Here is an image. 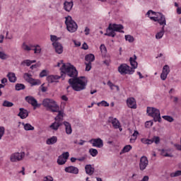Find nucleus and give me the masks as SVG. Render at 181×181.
Wrapping results in <instances>:
<instances>
[{"mask_svg": "<svg viewBox=\"0 0 181 181\" xmlns=\"http://www.w3.org/2000/svg\"><path fill=\"white\" fill-rule=\"evenodd\" d=\"M19 111L20 112L18 114V117H20L21 119H25V118L29 117V112L26 109L21 107Z\"/></svg>", "mask_w": 181, "mask_h": 181, "instance_id": "obj_13", "label": "nucleus"}, {"mask_svg": "<svg viewBox=\"0 0 181 181\" xmlns=\"http://www.w3.org/2000/svg\"><path fill=\"white\" fill-rule=\"evenodd\" d=\"M82 49H83V50H87L88 49V45H87V43L84 42L82 45Z\"/></svg>", "mask_w": 181, "mask_h": 181, "instance_id": "obj_62", "label": "nucleus"}, {"mask_svg": "<svg viewBox=\"0 0 181 181\" xmlns=\"http://www.w3.org/2000/svg\"><path fill=\"white\" fill-rule=\"evenodd\" d=\"M0 59L1 60H6V59H9V55L4 52V48L0 47Z\"/></svg>", "mask_w": 181, "mask_h": 181, "instance_id": "obj_28", "label": "nucleus"}, {"mask_svg": "<svg viewBox=\"0 0 181 181\" xmlns=\"http://www.w3.org/2000/svg\"><path fill=\"white\" fill-rule=\"evenodd\" d=\"M57 142V136H53L49 139H47L46 141L47 145H54Z\"/></svg>", "mask_w": 181, "mask_h": 181, "instance_id": "obj_26", "label": "nucleus"}, {"mask_svg": "<svg viewBox=\"0 0 181 181\" xmlns=\"http://www.w3.org/2000/svg\"><path fill=\"white\" fill-rule=\"evenodd\" d=\"M107 86L110 87V90H112V91H114L115 88H116V91H119V86L115 85L112 82H111V81H107Z\"/></svg>", "mask_w": 181, "mask_h": 181, "instance_id": "obj_30", "label": "nucleus"}, {"mask_svg": "<svg viewBox=\"0 0 181 181\" xmlns=\"http://www.w3.org/2000/svg\"><path fill=\"white\" fill-rule=\"evenodd\" d=\"M33 63H36V60L25 59L21 62V64L29 67V66L33 64Z\"/></svg>", "mask_w": 181, "mask_h": 181, "instance_id": "obj_32", "label": "nucleus"}, {"mask_svg": "<svg viewBox=\"0 0 181 181\" xmlns=\"http://www.w3.org/2000/svg\"><path fill=\"white\" fill-rule=\"evenodd\" d=\"M168 74H166V73L162 71V73H161V74H160V78H161V80H163V81H165V80H166V78H168Z\"/></svg>", "mask_w": 181, "mask_h": 181, "instance_id": "obj_52", "label": "nucleus"}, {"mask_svg": "<svg viewBox=\"0 0 181 181\" xmlns=\"http://www.w3.org/2000/svg\"><path fill=\"white\" fill-rule=\"evenodd\" d=\"M18 173H21L23 176H25V167H22V170L18 171Z\"/></svg>", "mask_w": 181, "mask_h": 181, "instance_id": "obj_64", "label": "nucleus"}, {"mask_svg": "<svg viewBox=\"0 0 181 181\" xmlns=\"http://www.w3.org/2000/svg\"><path fill=\"white\" fill-rule=\"evenodd\" d=\"M64 125L65 127L66 134L67 135H71L73 129H71V124L68 122H64Z\"/></svg>", "mask_w": 181, "mask_h": 181, "instance_id": "obj_20", "label": "nucleus"}, {"mask_svg": "<svg viewBox=\"0 0 181 181\" xmlns=\"http://www.w3.org/2000/svg\"><path fill=\"white\" fill-rule=\"evenodd\" d=\"M60 127H62V122L55 121L49 126V128L53 131H57Z\"/></svg>", "mask_w": 181, "mask_h": 181, "instance_id": "obj_22", "label": "nucleus"}, {"mask_svg": "<svg viewBox=\"0 0 181 181\" xmlns=\"http://www.w3.org/2000/svg\"><path fill=\"white\" fill-rule=\"evenodd\" d=\"M60 37H57L56 35H50V40L52 42V46L54 45V43H59V40H60Z\"/></svg>", "mask_w": 181, "mask_h": 181, "instance_id": "obj_34", "label": "nucleus"}, {"mask_svg": "<svg viewBox=\"0 0 181 181\" xmlns=\"http://www.w3.org/2000/svg\"><path fill=\"white\" fill-rule=\"evenodd\" d=\"M40 90L42 93H46V91H47V87L45 86V83H43L42 85H41L40 86Z\"/></svg>", "mask_w": 181, "mask_h": 181, "instance_id": "obj_57", "label": "nucleus"}, {"mask_svg": "<svg viewBox=\"0 0 181 181\" xmlns=\"http://www.w3.org/2000/svg\"><path fill=\"white\" fill-rule=\"evenodd\" d=\"M54 179H53V177L50 175H47L44 177L43 181H54Z\"/></svg>", "mask_w": 181, "mask_h": 181, "instance_id": "obj_53", "label": "nucleus"}, {"mask_svg": "<svg viewBox=\"0 0 181 181\" xmlns=\"http://www.w3.org/2000/svg\"><path fill=\"white\" fill-rule=\"evenodd\" d=\"M85 170L87 175H89V176H91L94 173V168L91 166V165H86L85 166Z\"/></svg>", "mask_w": 181, "mask_h": 181, "instance_id": "obj_23", "label": "nucleus"}, {"mask_svg": "<svg viewBox=\"0 0 181 181\" xmlns=\"http://www.w3.org/2000/svg\"><path fill=\"white\" fill-rule=\"evenodd\" d=\"M42 83V82H40V80L39 79H32L30 82V84H31V86H40V84Z\"/></svg>", "mask_w": 181, "mask_h": 181, "instance_id": "obj_39", "label": "nucleus"}, {"mask_svg": "<svg viewBox=\"0 0 181 181\" xmlns=\"http://www.w3.org/2000/svg\"><path fill=\"white\" fill-rule=\"evenodd\" d=\"M146 15L150 18L151 21H154V22H158L159 25L163 26L165 28L166 26V18H165V16L160 13H156L152 10H150L147 12Z\"/></svg>", "mask_w": 181, "mask_h": 181, "instance_id": "obj_2", "label": "nucleus"}, {"mask_svg": "<svg viewBox=\"0 0 181 181\" xmlns=\"http://www.w3.org/2000/svg\"><path fill=\"white\" fill-rule=\"evenodd\" d=\"M132 149V146L131 145H127L125 146L122 150L120 152V155H122V153H127V152H129Z\"/></svg>", "mask_w": 181, "mask_h": 181, "instance_id": "obj_33", "label": "nucleus"}, {"mask_svg": "<svg viewBox=\"0 0 181 181\" xmlns=\"http://www.w3.org/2000/svg\"><path fill=\"white\" fill-rule=\"evenodd\" d=\"M5 135V127L1 126L0 127V140L2 139V137Z\"/></svg>", "mask_w": 181, "mask_h": 181, "instance_id": "obj_50", "label": "nucleus"}, {"mask_svg": "<svg viewBox=\"0 0 181 181\" xmlns=\"http://www.w3.org/2000/svg\"><path fill=\"white\" fill-rule=\"evenodd\" d=\"M61 156L65 159V160H67L69 159V156H70V153H69L68 151L63 153Z\"/></svg>", "mask_w": 181, "mask_h": 181, "instance_id": "obj_51", "label": "nucleus"}, {"mask_svg": "<svg viewBox=\"0 0 181 181\" xmlns=\"http://www.w3.org/2000/svg\"><path fill=\"white\" fill-rule=\"evenodd\" d=\"M98 107L102 105V107H110V103H107L105 100H102L100 103H98Z\"/></svg>", "mask_w": 181, "mask_h": 181, "instance_id": "obj_49", "label": "nucleus"}, {"mask_svg": "<svg viewBox=\"0 0 181 181\" xmlns=\"http://www.w3.org/2000/svg\"><path fill=\"white\" fill-rule=\"evenodd\" d=\"M25 152L24 151H21V152H16L13 153L10 156V160L11 162H21V160H23L25 158Z\"/></svg>", "mask_w": 181, "mask_h": 181, "instance_id": "obj_8", "label": "nucleus"}, {"mask_svg": "<svg viewBox=\"0 0 181 181\" xmlns=\"http://www.w3.org/2000/svg\"><path fill=\"white\" fill-rule=\"evenodd\" d=\"M6 39L8 40H12V39H13V35H12V34L9 35V32L7 31L6 34Z\"/></svg>", "mask_w": 181, "mask_h": 181, "instance_id": "obj_54", "label": "nucleus"}, {"mask_svg": "<svg viewBox=\"0 0 181 181\" xmlns=\"http://www.w3.org/2000/svg\"><path fill=\"white\" fill-rule=\"evenodd\" d=\"M100 50L103 56H105L107 54V47H105V45L104 44H102L100 46Z\"/></svg>", "mask_w": 181, "mask_h": 181, "instance_id": "obj_38", "label": "nucleus"}, {"mask_svg": "<svg viewBox=\"0 0 181 181\" xmlns=\"http://www.w3.org/2000/svg\"><path fill=\"white\" fill-rule=\"evenodd\" d=\"M138 135H139V132L138 131L135 130L132 134L133 138H137Z\"/></svg>", "mask_w": 181, "mask_h": 181, "instance_id": "obj_61", "label": "nucleus"}, {"mask_svg": "<svg viewBox=\"0 0 181 181\" xmlns=\"http://www.w3.org/2000/svg\"><path fill=\"white\" fill-rule=\"evenodd\" d=\"M16 90L17 91H21V90H25V85L22 83H17L16 85Z\"/></svg>", "mask_w": 181, "mask_h": 181, "instance_id": "obj_46", "label": "nucleus"}, {"mask_svg": "<svg viewBox=\"0 0 181 181\" xmlns=\"http://www.w3.org/2000/svg\"><path fill=\"white\" fill-rule=\"evenodd\" d=\"M127 105L129 108H133L134 110H136V100H135V98H129L127 100Z\"/></svg>", "mask_w": 181, "mask_h": 181, "instance_id": "obj_15", "label": "nucleus"}, {"mask_svg": "<svg viewBox=\"0 0 181 181\" xmlns=\"http://www.w3.org/2000/svg\"><path fill=\"white\" fill-rule=\"evenodd\" d=\"M163 35H165V28L162 27L161 31L156 35V39H162V37H163Z\"/></svg>", "mask_w": 181, "mask_h": 181, "instance_id": "obj_37", "label": "nucleus"}, {"mask_svg": "<svg viewBox=\"0 0 181 181\" xmlns=\"http://www.w3.org/2000/svg\"><path fill=\"white\" fill-rule=\"evenodd\" d=\"M118 71L120 74H134L135 73V70L132 69L131 66L127 65V64H122L118 67Z\"/></svg>", "mask_w": 181, "mask_h": 181, "instance_id": "obj_7", "label": "nucleus"}, {"mask_svg": "<svg viewBox=\"0 0 181 181\" xmlns=\"http://www.w3.org/2000/svg\"><path fill=\"white\" fill-rule=\"evenodd\" d=\"M90 144L95 148H103L104 146V141L100 138L92 139L89 141Z\"/></svg>", "mask_w": 181, "mask_h": 181, "instance_id": "obj_12", "label": "nucleus"}, {"mask_svg": "<svg viewBox=\"0 0 181 181\" xmlns=\"http://www.w3.org/2000/svg\"><path fill=\"white\" fill-rule=\"evenodd\" d=\"M33 78H32V75L29 74L28 73L24 74V79L25 80V81H27L28 83H30V81H32V79Z\"/></svg>", "mask_w": 181, "mask_h": 181, "instance_id": "obj_43", "label": "nucleus"}, {"mask_svg": "<svg viewBox=\"0 0 181 181\" xmlns=\"http://www.w3.org/2000/svg\"><path fill=\"white\" fill-rule=\"evenodd\" d=\"M161 155L162 156H165V158H173V154L170 152V150H161Z\"/></svg>", "mask_w": 181, "mask_h": 181, "instance_id": "obj_25", "label": "nucleus"}, {"mask_svg": "<svg viewBox=\"0 0 181 181\" xmlns=\"http://www.w3.org/2000/svg\"><path fill=\"white\" fill-rule=\"evenodd\" d=\"M25 101L33 106L34 110L39 108L42 104L37 103V100L33 96H26Z\"/></svg>", "mask_w": 181, "mask_h": 181, "instance_id": "obj_10", "label": "nucleus"}, {"mask_svg": "<svg viewBox=\"0 0 181 181\" xmlns=\"http://www.w3.org/2000/svg\"><path fill=\"white\" fill-rule=\"evenodd\" d=\"M65 25H66L68 32H70V33H74V32H76L78 28L77 23L74 22L70 16L65 17Z\"/></svg>", "mask_w": 181, "mask_h": 181, "instance_id": "obj_6", "label": "nucleus"}, {"mask_svg": "<svg viewBox=\"0 0 181 181\" xmlns=\"http://www.w3.org/2000/svg\"><path fill=\"white\" fill-rule=\"evenodd\" d=\"M34 53H35V54L42 53V47H40V45H35Z\"/></svg>", "mask_w": 181, "mask_h": 181, "instance_id": "obj_45", "label": "nucleus"}, {"mask_svg": "<svg viewBox=\"0 0 181 181\" xmlns=\"http://www.w3.org/2000/svg\"><path fill=\"white\" fill-rule=\"evenodd\" d=\"M62 76L57 75H49L47 77V81L48 83H59V80H60Z\"/></svg>", "mask_w": 181, "mask_h": 181, "instance_id": "obj_16", "label": "nucleus"}, {"mask_svg": "<svg viewBox=\"0 0 181 181\" xmlns=\"http://www.w3.org/2000/svg\"><path fill=\"white\" fill-rule=\"evenodd\" d=\"M53 47L55 49L56 53H57V54H62V53H63V45H62L60 42L54 43Z\"/></svg>", "mask_w": 181, "mask_h": 181, "instance_id": "obj_19", "label": "nucleus"}, {"mask_svg": "<svg viewBox=\"0 0 181 181\" xmlns=\"http://www.w3.org/2000/svg\"><path fill=\"white\" fill-rule=\"evenodd\" d=\"M7 77H8L10 83H16V75H15V73L9 72L7 74Z\"/></svg>", "mask_w": 181, "mask_h": 181, "instance_id": "obj_24", "label": "nucleus"}, {"mask_svg": "<svg viewBox=\"0 0 181 181\" xmlns=\"http://www.w3.org/2000/svg\"><path fill=\"white\" fill-rule=\"evenodd\" d=\"M42 105L47 110V111H51L52 112H57L60 107L57 105V102L52 98H45L42 100Z\"/></svg>", "mask_w": 181, "mask_h": 181, "instance_id": "obj_3", "label": "nucleus"}, {"mask_svg": "<svg viewBox=\"0 0 181 181\" xmlns=\"http://www.w3.org/2000/svg\"><path fill=\"white\" fill-rule=\"evenodd\" d=\"M147 114L148 117H152L155 122H160L162 118L160 117V110L156 107H148Z\"/></svg>", "mask_w": 181, "mask_h": 181, "instance_id": "obj_5", "label": "nucleus"}, {"mask_svg": "<svg viewBox=\"0 0 181 181\" xmlns=\"http://www.w3.org/2000/svg\"><path fill=\"white\" fill-rule=\"evenodd\" d=\"M89 153L93 158L98 155V151L95 148H90L89 149Z\"/></svg>", "mask_w": 181, "mask_h": 181, "instance_id": "obj_41", "label": "nucleus"}, {"mask_svg": "<svg viewBox=\"0 0 181 181\" xmlns=\"http://www.w3.org/2000/svg\"><path fill=\"white\" fill-rule=\"evenodd\" d=\"M3 107H13V103L9 102L8 100H4L2 104Z\"/></svg>", "mask_w": 181, "mask_h": 181, "instance_id": "obj_44", "label": "nucleus"}, {"mask_svg": "<svg viewBox=\"0 0 181 181\" xmlns=\"http://www.w3.org/2000/svg\"><path fill=\"white\" fill-rule=\"evenodd\" d=\"M67 160L63 158V156H59L57 159L58 165H64Z\"/></svg>", "mask_w": 181, "mask_h": 181, "instance_id": "obj_40", "label": "nucleus"}, {"mask_svg": "<svg viewBox=\"0 0 181 181\" xmlns=\"http://www.w3.org/2000/svg\"><path fill=\"white\" fill-rule=\"evenodd\" d=\"M46 76H47V71H46L45 69L42 70L40 74V77L43 78V77H46Z\"/></svg>", "mask_w": 181, "mask_h": 181, "instance_id": "obj_56", "label": "nucleus"}, {"mask_svg": "<svg viewBox=\"0 0 181 181\" xmlns=\"http://www.w3.org/2000/svg\"><path fill=\"white\" fill-rule=\"evenodd\" d=\"M85 64H86V71H90V70H91V63L88 62V63H85Z\"/></svg>", "mask_w": 181, "mask_h": 181, "instance_id": "obj_55", "label": "nucleus"}, {"mask_svg": "<svg viewBox=\"0 0 181 181\" xmlns=\"http://www.w3.org/2000/svg\"><path fill=\"white\" fill-rule=\"evenodd\" d=\"M73 5H74L73 1H65L64 3V11H66V12H70V11L73 9Z\"/></svg>", "mask_w": 181, "mask_h": 181, "instance_id": "obj_17", "label": "nucleus"}, {"mask_svg": "<svg viewBox=\"0 0 181 181\" xmlns=\"http://www.w3.org/2000/svg\"><path fill=\"white\" fill-rule=\"evenodd\" d=\"M130 64L132 66V69L135 70L138 67V62H136V55H134V57H130L129 59Z\"/></svg>", "mask_w": 181, "mask_h": 181, "instance_id": "obj_21", "label": "nucleus"}, {"mask_svg": "<svg viewBox=\"0 0 181 181\" xmlns=\"http://www.w3.org/2000/svg\"><path fill=\"white\" fill-rule=\"evenodd\" d=\"M22 125L25 129V131H34L35 130V127L32 126V124L29 123H22Z\"/></svg>", "mask_w": 181, "mask_h": 181, "instance_id": "obj_29", "label": "nucleus"}, {"mask_svg": "<svg viewBox=\"0 0 181 181\" xmlns=\"http://www.w3.org/2000/svg\"><path fill=\"white\" fill-rule=\"evenodd\" d=\"M85 59L88 63H91L95 60V57L93 54H89L85 57Z\"/></svg>", "mask_w": 181, "mask_h": 181, "instance_id": "obj_31", "label": "nucleus"}, {"mask_svg": "<svg viewBox=\"0 0 181 181\" xmlns=\"http://www.w3.org/2000/svg\"><path fill=\"white\" fill-rule=\"evenodd\" d=\"M170 176V177H177L181 176V170H176L175 172L171 173Z\"/></svg>", "mask_w": 181, "mask_h": 181, "instance_id": "obj_42", "label": "nucleus"}, {"mask_svg": "<svg viewBox=\"0 0 181 181\" xmlns=\"http://www.w3.org/2000/svg\"><path fill=\"white\" fill-rule=\"evenodd\" d=\"M162 71H163V73L169 74V73H170V68L169 67V65H165L163 68Z\"/></svg>", "mask_w": 181, "mask_h": 181, "instance_id": "obj_47", "label": "nucleus"}, {"mask_svg": "<svg viewBox=\"0 0 181 181\" xmlns=\"http://www.w3.org/2000/svg\"><path fill=\"white\" fill-rule=\"evenodd\" d=\"M21 49L25 52H30L32 50V46H29L25 42H23L21 45Z\"/></svg>", "mask_w": 181, "mask_h": 181, "instance_id": "obj_35", "label": "nucleus"}, {"mask_svg": "<svg viewBox=\"0 0 181 181\" xmlns=\"http://www.w3.org/2000/svg\"><path fill=\"white\" fill-rule=\"evenodd\" d=\"M57 67H60V71L62 74H66L69 77H72L69 80V83L72 87L74 91H83L86 90L87 84H88V79L86 76H79L78 72L74 66L71 64H64L63 61L57 63Z\"/></svg>", "mask_w": 181, "mask_h": 181, "instance_id": "obj_1", "label": "nucleus"}, {"mask_svg": "<svg viewBox=\"0 0 181 181\" xmlns=\"http://www.w3.org/2000/svg\"><path fill=\"white\" fill-rule=\"evenodd\" d=\"M140 181H149V176L145 175Z\"/></svg>", "mask_w": 181, "mask_h": 181, "instance_id": "obj_63", "label": "nucleus"}, {"mask_svg": "<svg viewBox=\"0 0 181 181\" xmlns=\"http://www.w3.org/2000/svg\"><path fill=\"white\" fill-rule=\"evenodd\" d=\"M141 142H142L144 145H152V144H156V145H159L160 144V137L158 136H154L151 139L142 138L141 139Z\"/></svg>", "mask_w": 181, "mask_h": 181, "instance_id": "obj_9", "label": "nucleus"}, {"mask_svg": "<svg viewBox=\"0 0 181 181\" xmlns=\"http://www.w3.org/2000/svg\"><path fill=\"white\" fill-rule=\"evenodd\" d=\"M148 165H149V160H148V157L145 156H141L139 161L140 170H145V169L148 168Z\"/></svg>", "mask_w": 181, "mask_h": 181, "instance_id": "obj_11", "label": "nucleus"}, {"mask_svg": "<svg viewBox=\"0 0 181 181\" xmlns=\"http://www.w3.org/2000/svg\"><path fill=\"white\" fill-rule=\"evenodd\" d=\"M65 172L67 173H73L74 175H78V168L74 166H69L65 168Z\"/></svg>", "mask_w": 181, "mask_h": 181, "instance_id": "obj_18", "label": "nucleus"}, {"mask_svg": "<svg viewBox=\"0 0 181 181\" xmlns=\"http://www.w3.org/2000/svg\"><path fill=\"white\" fill-rule=\"evenodd\" d=\"M74 43L76 47H80V46H81V42L79 41L74 40Z\"/></svg>", "mask_w": 181, "mask_h": 181, "instance_id": "obj_60", "label": "nucleus"}, {"mask_svg": "<svg viewBox=\"0 0 181 181\" xmlns=\"http://www.w3.org/2000/svg\"><path fill=\"white\" fill-rule=\"evenodd\" d=\"M84 32L86 36H88V35H90V28H88V27H86Z\"/></svg>", "mask_w": 181, "mask_h": 181, "instance_id": "obj_59", "label": "nucleus"}, {"mask_svg": "<svg viewBox=\"0 0 181 181\" xmlns=\"http://www.w3.org/2000/svg\"><path fill=\"white\" fill-rule=\"evenodd\" d=\"M124 39L125 40H127V42H129V43H134L135 40V38H134V36L131 35H126L124 36Z\"/></svg>", "mask_w": 181, "mask_h": 181, "instance_id": "obj_36", "label": "nucleus"}, {"mask_svg": "<svg viewBox=\"0 0 181 181\" xmlns=\"http://www.w3.org/2000/svg\"><path fill=\"white\" fill-rule=\"evenodd\" d=\"M110 122L112 124L113 128L115 129H119L120 132L122 131V129L121 128V123H119V121L117 119V118H110Z\"/></svg>", "mask_w": 181, "mask_h": 181, "instance_id": "obj_14", "label": "nucleus"}, {"mask_svg": "<svg viewBox=\"0 0 181 181\" xmlns=\"http://www.w3.org/2000/svg\"><path fill=\"white\" fill-rule=\"evenodd\" d=\"M64 117V112H63L62 111H59L58 110V115L54 118V119L57 122H61L62 123V122L63 121Z\"/></svg>", "mask_w": 181, "mask_h": 181, "instance_id": "obj_27", "label": "nucleus"}, {"mask_svg": "<svg viewBox=\"0 0 181 181\" xmlns=\"http://www.w3.org/2000/svg\"><path fill=\"white\" fill-rule=\"evenodd\" d=\"M145 125H146V128H149V127H152V125H153V122L148 121L146 122Z\"/></svg>", "mask_w": 181, "mask_h": 181, "instance_id": "obj_58", "label": "nucleus"}, {"mask_svg": "<svg viewBox=\"0 0 181 181\" xmlns=\"http://www.w3.org/2000/svg\"><path fill=\"white\" fill-rule=\"evenodd\" d=\"M124 25L121 24H109L106 30V33H105V36H109L110 37H115L117 35L115 33L119 32V33H124Z\"/></svg>", "mask_w": 181, "mask_h": 181, "instance_id": "obj_4", "label": "nucleus"}, {"mask_svg": "<svg viewBox=\"0 0 181 181\" xmlns=\"http://www.w3.org/2000/svg\"><path fill=\"white\" fill-rule=\"evenodd\" d=\"M163 119H165V121H168V122H173V117H172V116H169V115H165L163 116Z\"/></svg>", "mask_w": 181, "mask_h": 181, "instance_id": "obj_48", "label": "nucleus"}]
</instances>
